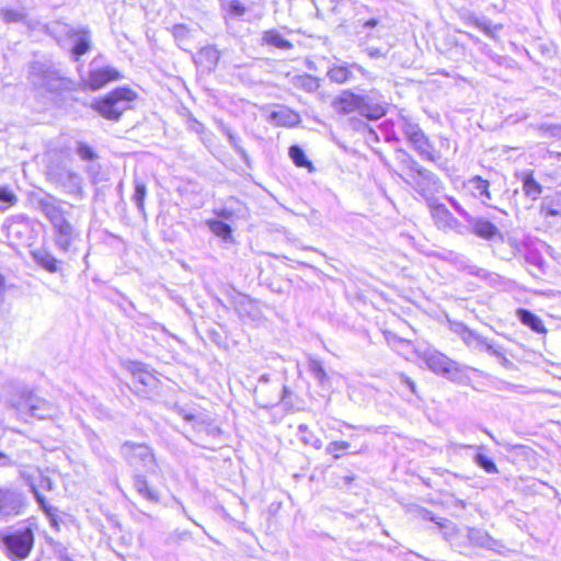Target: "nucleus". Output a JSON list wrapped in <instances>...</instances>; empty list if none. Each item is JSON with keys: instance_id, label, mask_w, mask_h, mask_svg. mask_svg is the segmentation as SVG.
<instances>
[{"instance_id": "1", "label": "nucleus", "mask_w": 561, "mask_h": 561, "mask_svg": "<svg viewBox=\"0 0 561 561\" xmlns=\"http://www.w3.org/2000/svg\"><path fill=\"white\" fill-rule=\"evenodd\" d=\"M136 98L133 90L118 88L111 92L106 98L96 102L94 108L107 119H118V117L129 107V103Z\"/></svg>"}, {"instance_id": "2", "label": "nucleus", "mask_w": 561, "mask_h": 561, "mask_svg": "<svg viewBox=\"0 0 561 561\" xmlns=\"http://www.w3.org/2000/svg\"><path fill=\"white\" fill-rule=\"evenodd\" d=\"M333 105L340 113L348 114L359 111L369 119H378L386 113L385 108L379 105L374 108H368L365 104V99L351 91H343L341 95L334 100Z\"/></svg>"}, {"instance_id": "3", "label": "nucleus", "mask_w": 561, "mask_h": 561, "mask_svg": "<svg viewBox=\"0 0 561 561\" xmlns=\"http://www.w3.org/2000/svg\"><path fill=\"white\" fill-rule=\"evenodd\" d=\"M426 366L435 374L442 375L450 380L460 381L462 371L456 362L448 358L443 353L435 350H427L423 353H417Z\"/></svg>"}, {"instance_id": "4", "label": "nucleus", "mask_w": 561, "mask_h": 561, "mask_svg": "<svg viewBox=\"0 0 561 561\" xmlns=\"http://www.w3.org/2000/svg\"><path fill=\"white\" fill-rule=\"evenodd\" d=\"M4 545L8 549L9 556L15 559H25L33 547V534L31 530L16 531L12 535L5 536Z\"/></svg>"}, {"instance_id": "5", "label": "nucleus", "mask_w": 561, "mask_h": 561, "mask_svg": "<svg viewBox=\"0 0 561 561\" xmlns=\"http://www.w3.org/2000/svg\"><path fill=\"white\" fill-rule=\"evenodd\" d=\"M18 410L22 415L28 414L32 417L43 420L51 417L56 413V409L46 400L28 396L18 404Z\"/></svg>"}, {"instance_id": "6", "label": "nucleus", "mask_w": 561, "mask_h": 561, "mask_svg": "<svg viewBox=\"0 0 561 561\" xmlns=\"http://www.w3.org/2000/svg\"><path fill=\"white\" fill-rule=\"evenodd\" d=\"M123 455L133 466H142L148 470L154 466V457L151 449L141 444H124L122 447Z\"/></svg>"}, {"instance_id": "7", "label": "nucleus", "mask_w": 561, "mask_h": 561, "mask_svg": "<svg viewBox=\"0 0 561 561\" xmlns=\"http://www.w3.org/2000/svg\"><path fill=\"white\" fill-rule=\"evenodd\" d=\"M410 171L414 173L411 176L415 181V185L419 190L425 191L433 188L437 191L440 187L437 176L422 168L417 162L411 161Z\"/></svg>"}, {"instance_id": "8", "label": "nucleus", "mask_w": 561, "mask_h": 561, "mask_svg": "<svg viewBox=\"0 0 561 561\" xmlns=\"http://www.w3.org/2000/svg\"><path fill=\"white\" fill-rule=\"evenodd\" d=\"M22 507V497L10 490H0V520L18 515Z\"/></svg>"}, {"instance_id": "9", "label": "nucleus", "mask_w": 561, "mask_h": 561, "mask_svg": "<svg viewBox=\"0 0 561 561\" xmlns=\"http://www.w3.org/2000/svg\"><path fill=\"white\" fill-rule=\"evenodd\" d=\"M118 78V71L112 67L92 68L85 82L91 89L98 90Z\"/></svg>"}, {"instance_id": "10", "label": "nucleus", "mask_w": 561, "mask_h": 561, "mask_svg": "<svg viewBox=\"0 0 561 561\" xmlns=\"http://www.w3.org/2000/svg\"><path fill=\"white\" fill-rule=\"evenodd\" d=\"M219 60V51L214 46H206L202 48L196 58V64L204 70L210 71Z\"/></svg>"}, {"instance_id": "11", "label": "nucleus", "mask_w": 561, "mask_h": 561, "mask_svg": "<svg viewBox=\"0 0 561 561\" xmlns=\"http://www.w3.org/2000/svg\"><path fill=\"white\" fill-rule=\"evenodd\" d=\"M126 369L131 374L134 379L144 386H151L154 381V377L151 373L146 370L145 366L138 362H127L125 364Z\"/></svg>"}, {"instance_id": "12", "label": "nucleus", "mask_w": 561, "mask_h": 561, "mask_svg": "<svg viewBox=\"0 0 561 561\" xmlns=\"http://www.w3.org/2000/svg\"><path fill=\"white\" fill-rule=\"evenodd\" d=\"M468 222L474 233L484 239H491L497 233V228L489 220L483 218H469Z\"/></svg>"}, {"instance_id": "13", "label": "nucleus", "mask_w": 561, "mask_h": 561, "mask_svg": "<svg viewBox=\"0 0 561 561\" xmlns=\"http://www.w3.org/2000/svg\"><path fill=\"white\" fill-rule=\"evenodd\" d=\"M54 228L56 229L57 245L61 250L67 251L73 240V230L71 225L65 220L64 222L54 226Z\"/></svg>"}, {"instance_id": "14", "label": "nucleus", "mask_w": 561, "mask_h": 561, "mask_svg": "<svg viewBox=\"0 0 561 561\" xmlns=\"http://www.w3.org/2000/svg\"><path fill=\"white\" fill-rule=\"evenodd\" d=\"M30 486H31L33 493L35 494L37 502L39 503L42 508L45 511V513L49 516H54L56 510L51 506H48L45 503L44 497L38 492V488H43L46 490H50L53 488V482L50 481V479L48 477H44L41 474L39 484L37 485L34 482H30Z\"/></svg>"}, {"instance_id": "15", "label": "nucleus", "mask_w": 561, "mask_h": 561, "mask_svg": "<svg viewBox=\"0 0 561 561\" xmlns=\"http://www.w3.org/2000/svg\"><path fill=\"white\" fill-rule=\"evenodd\" d=\"M466 190L477 198L485 197L486 199L491 198L489 192V182L482 180L480 176H474L470 179L466 185Z\"/></svg>"}, {"instance_id": "16", "label": "nucleus", "mask_w": 561, "mask_h": 561, "mask_svg": "<svg viewBox=\"0 0 561 561\" xmlns=\"http://www.w3.org/2000/svg\"><path fill=\"white\" fill-rule=\"evenodd\" d=\"M75 46L73 54L78 58L79 56L85 54L90 48V34L84 28L73 30L72 35Z\"/></svg>"}, {"instance_id": "17", "label": "nucleus", "mask_w": 561, "mask_h": 561, "mask_svg": "<svg viewBox=\"0 0 561 561\" xmlns=\"http://www.w3.org/2000/svg\"><path fill=\"white\" fill-rule=\"evenodd\" d=\"M273 121L284 126H294L299 122V115L287 107H280L272 113Z\"/></svg>"}, {"instance_id": "18", "label": "nucleus", "mask_w": 561, "mask_h": 561, "mask_svg": "<svg viewBox=\"0 0 561 561\" xmlns=\"http://www.w3.org/2000/svg\"><path fill=\"white\" fill-rule=\"evenodd\" d=\"M518 319L535 332H545V327L540 318L525 309L517 310Z\"/></svg>"}, {"instance_id": "19", "label": "nucleus", "mask_w": 561, "mask_h": 561, "mask_svg": "<svg viewBox=\"0 0 561 561\" xmlns=\"http://www.w3.org/2000/svg\"><path fill=\"white\" fill-rule=\"evenodd\" d=\"M414 149L419 152V154L426 160L435 161V152L433 146L428 141L427 137L423 134L421 137L415 138L412 141Z\"/></svg>"}, {"instance_id": "20", "label": "nucleus", "mask_w": 561, "mask_h": 561, "mask_svg": "<svg viewBox=\"0 0 561 561\" xmlns=\"http://www.w3.org/2000/svg\"><path fill=\"white\" fill-rule=\"evenodd\" d=\"M32 255L36 263H38L41 266H43L48 272H56L57 271V260L54 255H51L49 252L45 250H37L33 251Z\"/></svg>"}, {"instance_id": "21", "label": "nucleus", "mask_w": 561, "mask_h": 561, "mask_svg": "<svg viewBox=\"0 0 561 561\" xmlns=\"http://www.w3.org/2000/svg\"><path fill=\"white\" fill-rule=\"evenodd\" d=\"M135 488L137 490V492L144 496L145 499L147 500H150V501H158L159 496H158V493L150 489L149 485H148V482L146 481V479H144L142 477L140 476H137L135 478Z\"/></svg>"}, {"instance_id": "22", "label": "nucleus", "mask_w": 561, "mask_h": 561, "mask_svg": "<svg viewBox=\"0 0 561 561\" xmlns=\"http://www.w3.org/2000/svg\"><path fill=\"white\" fill-rule=\"evenodd\" d=\"M263 39L266 44L273 45L277 48L288 49L291 47V44L276 31L265 32Z\"/></svg>"}, {"instance_id": "23", "label": "nucleus", "mask_w": 561, "mask_h": 561, "mask_svg": "<svg viewBox=\"0 0 561 561\" xmlns=\"http://www.w3.org/2000/svg\"><path fill=\"white\" fill-rule=\"evenodd\" d=\"M523 190L533 199H536L541 193V186L534 180L530 173L526 174L523 179Z\"/></svg>"}, {"instance_id": "24", "label": "nucleus", "mask_w": 561, "mask_h": 561, "mask_svg": "<svg viewBox=\"0 0 561 561\" xmlns=\"http://www.w3.org/2000/svg\"><path fill=\"white\" fill-rule=\"evenodd\" d=\"M208 227L210 231L222 240L227 241L231 238L230 227L220 220H209Z\"/></svg>"}, {"instance_id": "25", "label": "nucleus", "mask_w": 561, "mask_h": 561, "mask_svg": "<svg viewBox=\"0 0 561 561\" xmlns=\"http://www.w3.org/2000/svg\"><path fill=\"white\" fill-rule=\"evenodd\" d=\"M432 215L439 227L450 226L454 219L451 214L442 205L434 207L432 209Z\"/></svg>"}, {"instance_id": "26", "label": "nucleus", "mask_w": 561, "mask_h": 561, "mask_svg": "<svg viewBox=\"0 0 561 561\" xmlns=\"http://www.w3.org/2000/svg\"><path fill=\"white\" fill-rule=\"evenodd\" d=\"M329 78L336 83H344L351 77V71L345 66H334L328 71Z\"/></svg>"}, {"instance_id": "27", "label": "nucleus", "mask_w": 561, "mask_h": 561, "mask_svg": "<svg viewBox=\"0 0 561 561\" xmlns=\"http://www.w3.org/2000/svg\"><path fill=\"white\" fill-rule=\"evenodd\" d=\"M289 156L297 167H306L309 170L312 169L311 162L307 159L305 152L298 146H291L289 148Z\"/></svg>"}, {"instance_id": "28", "label": "nucleus", "mask_w": 561, "mask_h": 561, "mask_svg": "<svg viewBox=\"0 0 561 561\" xmlns=\"http://www.w3.org/2000/svg\"><path fill=\"white\" fill-rule=\"evenodd\" d=\"M16 202V195L9 187L0 186V209L5 210Z\"/></svg>"}, {"instance_id": "29", "label": "nucleus", "mask_w": 561, "mask_h": 561, "mask_svg": "<svg viewBox=\"0 0 561 561\" xmlns=\"http://www.w3.org/2000/svg\"><path fill=\"white\" fill-rule=\"evenodd\" d=\"M402 128L410 142L414 141L415 138H419L424 134L417 124L412 123L405 118L402 119Z\"/></svg>"}, {"instance_id": "30", "label": "nucleus", "mask_w": 561, "mask_h": 561, "mask_svg": "<svg viewBox=\"0 0 561 561\" xmlns=\"http://www.w3.org/2000/svg\"><path fill=\"white\" fill-rule=\"evenodd\" d=\"M348 448L350 443L344 440H335L328 444L325 451L329 455H332L335 459H339Z\"/></svg>"}, {"instance_id": "31", "label": "nucleus", "mask_w": 561, "mask_h": 561, "mask_svg": "<svg viewBox=\"0 0 561 561\" xmlns=\"http://www.w3.org/2000/svg\"><path fill=\"white\" fill-rule=\"evenodd\" d=\"M309 371L313 375V377L322 385L327 381L328 376L322 366V364L317 359H310L309 362Z\"/></svg>"}, {"instance_id": "32", "label": "nucleus", "mask_w": 561, "mask_h": 561, "mask_svg": "<svg viewBox=\"0 0 561 561\" xmlns=\"http://www.w3.org/2000/svg\"><path fill=\"white\" fill-rule=\"evenodd\" d=\"M1 15L7 23L20 22L26 18L23 11L13 9H2Z\"/></svg>"}, {"instance_id": "33", "label": "nucleus", "mask_w": 561, "mask_h": 561, "mask_svg": "<svg viewBox=\"0 0 561 561\" xmlns=\"http://www.w3.org/2000/svg\"><path fill=\"white\" fill-rule=\"evenodd\" d=\"M476 463L483 468L488 473H494L497 471L495 463L483 454H477Z\"/></svg>"}, {"instance_id": "34", "label": "nucleus", "mask_w": 561, "mask_h": 561, "mask_svg": "<svg viewBox=\"0 0 561 561\" xmlns=\"http://www.w3.org/2000/svg\"><path fill=\"white\" fill-rule=\"evenodd\" d=\"M45 214L48 217V219L51 221L54 226L64 222L66 219L61 211L56 208L55 206L47 205L45 206Z\"/></svg>"}, {"instance_id": "35", "label": "nucleus", "mask_w": 561, "mask_h": 561, "mask_svg": "<svg viewBox=\"0 0 561 561\" xmlns=\"http://www.w3.org/2000/svg\"><path fill=\"white\" fill-rule=\"evenodd\" d=\"M147 193V188L145 183L142 182H136L135 187V194H134V201L139 209L144 208V199Z\"/></svg>"}, {"instance_id": "36", "label": "nucleus", "mask_w": 561, "mask_h": 561, "mask_svg": "<svg viewBox=\"0 0 561 561\" xmlns=\"http://www.w3.org/2000/svg\"><path fill=\"white\" fill-rule=\"evenodd\" d=\"M67 84L68 82L61 77L47 78L44 82V85L50 91H58L66 88Z\"/></svg>"}, {"instance_id": "37", "label": "nucleus", "mask_w": 561, "mask_h": 561, "mask_svg": "<svg viewBox=\"0 0 561 561\" xmlns=\"http://www.w3.org/2000/svg\"><path fill=\"white\" fill-rule=\"evenodd\" d=\"M476 26L483 31L488 36L494 37L495 33L501 28L499 25L492 26L488 21L476 20Z\"/></svg>"}, {"instance_id": "38", "label": "nucleus", "mask_w": 561, "mask_h": 561, "mask_svg": "<svg viewBox=\"0 0 561 561\" xmlns=\"http://www.w3.org/2000/svg\"><path fill=\"white\" fill-rule=\"evenodd\" d=\"M469 538L471 541L476 542L477 545L486 546L489 545V538L488 536L483 535L481 531L471 529L469 531Z\"/></svg>"}, {"instance_id": "39", "label": "nucleus", "mask_w": 561, "mask_h": 561, "mask_svg": "<svg viewBox=\"0 0 561 561\" xmlns=\"http://www.w3.org/2000/svg\"><path fill=\"white\" fill-rule=\"evenodd\" d=\"M486 353L495 356L496 358H499L502 363H506L508 362L504 355V352L503 350L497 346V345H494V344H486Z\"/></svg>"}, {"instance_id": "40", "label": "nucleus", "mask_w": 561, "mask_h": 561, "mask_svg": "<svg viewBox=\"0 0 561 561\" xmlns=\"http://www.w3.org/2000/svg\"><path fill=\"white\" fill-rule=\"evenodd\" d=\"M470 339L471 340H468L467 343L476 346L480 351L486 352V344H491L489 341H486L485 339H482L480 336H473L470 334Z\"/></svg>"}, {"instance_id": "41", "label": "nucleus", "mask_w": 561, "mask_h": 561, "mask_svg": "<svg viewBox=\"0 0 561 561\" xmlns=\"http://www.w3.org/2000/svg\"><path fill=\"white\" fill-rule=\"evenodd\" d=\"M541 211L545 217L561 215V209L559 207H554L548 203H543V205L541 207Z\"/></svg>"}, {"instance_id": "42", "label": "nucleus", "mask_w": 561, "mask_h": 561, "mask_svg": "<svg viewBox=\"0 0 561 561\" xmlns=\"http://www.w3.org/2000/svg\"><path fill=\"white\" fill-rule=\"evenodd\" d=\"M173 35L178 41H183L188 35V28L179 24L173 27Z\"/></svg>"}, {"instance_id": "43", "label": "nucleus", "mask_w": 561, "mask_h": 561, "mask_svg": "<svg viewBox=\"0 0 561 561\" xmlns=\"http://www.w3.org/2000/svg\"><path fill=\"white\" fill-rule=\"evenodd\" d=\"M228 10L234 15H242L244 13V7L237 0L229 2Z\"/></svg>"}, {"instance_id": "44", "label": "nucleus", "mask_w": 561, "mask_h": 561, "mask_svg": "<svg viewBox=\"0 0 561 561\" xmlns=\"http://www.w3.org/2000/svg\"><path fill=\"white\" fill-rule=\"evenodd\" d=\"M78 152L79 154L83 158V159H92L93 158V151L90 147L88 146H84V145H80L79 149H78Z\"/></svg>"}, {"instance_id": "45", "label": "nucleus", "mask_w": 561, "mask_h": 561, "mask_svg": "<svg viewBox=\"0 0 561 561\" xmlns=\"http://www.w3.org/2000/svg\"><path fill=\"white\" fill-rule=\"evenodd\" d=\"M401 382L407 385L411 389L412 392L415 390V383L405 375L401 376Z\"/></svg>"}, {"instance_id": "46", "label": "nucleus", "mask_w": 561, "mask_h": 561, "mask_svg": "<svg viewBox=\"0 0 561 561\" xmlns=\"http://www.w3.org/2000/svg\"><path fill=\"white\" fill-rule=\"evenodd\" d=\"M18 228H19V225H18V224H10V225L8 226V236L10 237V236H11V234H13V233H19L20 231H19V229H18Z\"/></svg>"}, {"instance_id": "47", "label": "nucleus", "mask_w": 561, "mask_h": 561, "mask_svg": "<svg viewBox=\"0 0 561 561\" xmlns=\"http://www.w3.org/2000/svg\"><path fill=\"white\" fill-rule=\"evenodd\" d=\"M310 445L314 448V449H320L322 448V440L320 438H312V440L310 442Z\"/></svg>"}, {"instance_id": "48", "label": "nucleus", "mask_w": 561, "mask_h": 561, "mask_svg": "<svg viewBox=\"0 0 561 561\" xmlns=\"http://www.w3.org/2000/svg\"><path fill=\"white\" fill-rule=\"evenodd\" d=\"M9 462L7 455L0 453V466H5Z\"/></svg>"}, {"instance_id": "49", "label": "nucleus", "mask_w": 561, "mask_h": 561, "mask_svg": "<svg viewBox=\"0 0 561 561\" xmlns=\"http://www.w3.org/2000/svg\"><path fill=\"white\" fill-rule=\"evenodd\" d=\"M305 80L308 82L307 88L310 90L317 85L310 77L305 78Z\"/></svg>"}, {"instance_id": "50", "label": "nucleus", "mask_w": 561, "mask_h": 561, "mask_svg": "<svg viewBox=\"0 0 561 561\" xmlns=\"http://www.w3.org/2000/svg\"><path fill=\"white\" fill-rule=\"evenodd\" d=\"M369 55H370L371 57H376V56H379V51H378L377 49H374V50H373V49H370V50H369Z\"/></svg>"}, {"instance_id": "51", "label": "nucleus", "mask_w": 561, "mask_h": 561, "mask_svg": "<svg viewBox=\"0 0 561 561\" xmlns=\"http://www.w3.org/2000/svg\"><path fill=\"white\" fill-rule=\"evenodd\" d=\"M376 20H369L368 22H366V25L373 27L376 25Z\"/></svg>"}, {"instance_id": "52", "label": "nucleus", "mask_w": 561, "mask_h": 561, "mask_svg": "<svg viewBox=\"0 0 561 561\" xmlns=\"http://www.w3.org/2000/svg\"><path fill=\"white\" fill-rule=\"evenodd\" d=\"M301 439L305 444H309V445H310V442L312 440V439H310V437H307V436H301Z\"/></svg>"}, {"instance_id": "53", "label": "nucleus", "mask_w": 561, "mask_h": 561, "mask_svg": "<svg viewBox=\"0 0 561 561\" xmlns=\"http://www.w3.org/2000/svg\"><path fill=\"white\" fill-rule=\"evenodd\" d=\"M299 432H300L301 434L306 433V432H307V426H306V425H304V424H302V425H300V426H299Z\"/></svg>"}, {"instance_id": "54", "label": "nucleus", "mask_w": 561, "mask_h": 561, "mask_svg": "<svg viewBox=\"0 0 561 561\" xmlns=\"http://www.w3.org/2000/svg\"><path fill=\"white\" fill-rule=\"evenodd\" d=\"M227 135H228V137H229V140H230L231 142H234V137H233V135H232L229 130H227Z\"/></svg>"}, {"instance_id": "55", "label": "nucleus", "mask_w": 561, "mask_h": 561, "mask_svg": "<svg viewBox=\"0 0 561 561\" xmlns=\"http://www.w3.org/2000/svg\"><path fill=\"white\" fill-rule=\"evenodd\" d=\"M354 68L358 69L359 71H363V68L357 66V65H353Z\"/></svg>"}, {"instance_id": "56", "label": "nucleus", "mask_w": 561, "mask_h": 561, "mask_svg": "<svg viewBox=\"0 0 561 561\" xmlns=\"http://www.w3.org/2000/svg\"><path fill=\"white\" fill-rule=\"evenodd\" d=\"M3 284V277L0 275V286Z\"/></svg>"}]
</instances>
